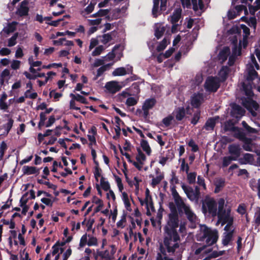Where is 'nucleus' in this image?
Here are the masks:
<instances>
[{"label": "nucleus", "mask_w": 260, "mask_h": 260, "mask_svg": "<svg viewBox=\"0 0 260 260\" xmlns=\"http://www.w3.org/2000/svg\"><path fill=\"white\" fill-rule=\"evenodd\" d=\"M171 192L175 204H170L171 212L169 215L167 224L165 228L164 244H169L170 242H176L180 240L176 230L179 225L178 214L177 210L180 214H184L186 215L190 222L191 228H195L198 222L197 217L189 205L185 203V200L182 198L174 188H172Z\"/></svg>", "instance_id": "nucleus-1"}, {"label": "nucleus", "mask_w": 260, "mask_h": 260, "mask_svg": "<svg viewBox=\"0 0 260 260\" xmlns=\"http://www.w3.org/2000/svg\"><path fill=\"white\" fill-rule=\"evenodd\" d=\"M259 66L257 63L253 54L251 55L249 60L246 64V68L244 73L245 81L242 83V87L245 94L247 98H241V103L253 116H255V111L258 108V105L253 100L254 94L252 91L253 87L255 86L254 81L259 80L257 73Z\"/></svg>", "instance_id": "nucleus-2"}, {"label": "nucleus", "mask_w": 260, "mask_h": 260, "mask_svg": "<svg viewBox=\"0 0 260 260\" xmlns=\"http://www.w3.org/2000/svg\"><path fill=\"white\" fill-rule=\"evenodd\" d=\"M218 221L222 225L226 224L224 229L228 230L233 226L234 215L231 212V207L225 204V201L221 198L218 201Z\"/></svg>", "instance_id": "nucleus-3"}, {"label": "nucleus", "mask_w": 260, "mask_h": 260, "mask_svg": "<svg viewBox=\"0 0 260 260\" xmlns=\"http://www.w3.org/2000/svg\"><path fill=\"white\" fill-rule=\"evenodd\" d=\"M64 245H54L52 251L48 253L45 260H67L71 255L72 250L70 248L66 249Z\"/></svg>", "instance_id": "nucleus-4"}, {"label": "nucleus", "mask_w": 260, "mask_h": 260, "mask_svg": "<svg viewBox=\"0 0 260 260\" xmlns=\"http://www.w3.org/2000/svg\"><path fill=\"white\" fill-rule=\"evenodd\" d=\"M200 231L202 236L199 237L200 240L206 239V242L208 244H215L218 238V232L216 230H212L205 225H200Z\"/></svg>", "instance_id": "nucleus-5"}, {"label": "nucleus", "mask_w": 260, "mask_h": 260, "mask_svg": "<svg viewBox=\"0 0 260 260\" xmlns=\"http://www.w3.org/2000/svg\"><path fill=\"white\" fill-rule=\"evenodd\" d=\"M178 246L179 245H159L160 252L157 253V260H173L167 256V253L169 255L173 254Z\"/></svg>", "instance_id": "nucleus-6"}, {"label": "nucleus", "mask_w": 260, "mask_h": 260, "mask_svg": "<svg viewBox=\"0 0 260 260\" xmlns=\"http://www.w3.org/2000/svg\"><path fill=\"white\" fill-rule=\"evenodd\" d=\"M181 187L189 200L192 202L194 201L196 203L198 202L200 191L198 187H196L195 190H194L192 187L187 186L184 184H182Z\"/></svg>", "instance_id": "nucleus-7"}, {"label": "nucleus", "mask_w": 260, "mask_h": 260, "mask_svg": "<svg viewBox=\"0 0 260 260\" xmlns=\"http://www.w3.org/2000/svg\"><path fill=\"white\" fill-rule=\"evenodd\" d=\"M220 86L219 78L215 77H209L206 80L204 87L206 91L209 92H215Z\"/></svg>", "instance_id": "nucleus-8"}, {"label": "nucleus", "mask_w": 260, "mask_h": 260, "mask_svg": "<svg viewBox=\"0 0 260 260\" xmlns=\"http://www.w3.org/2000/svg\"><path fill=\"white\" fill-rule=\"evenodd\" d=\"M203 208L204 210L208 211L213 217H215L218 213L217 204L213 199L206 200L203 205Z\"/></svg>", "instance_id": "nucleus-9"}, {"label": "nucleus", "mask_w": 260, "mask_h": 260, "mask_svg": "<svg viewBox=\"0 0 260 260\" xmlns=\"http://www.w3.org/2000/svg\"><path fill=\"white\" fill-rule=\"evenodd\" d=\"M181 12L182 10L180 8H177L174 11L172 15L169 18L170 22L173 24L172 27L173 32H175L178 30V24L177 23L181 19Z\"/></svg>", "instance_id": "nucleus-10"}, {"label": "nucleus", "mask_w": 260, "mask_h": 260, "mask_svg": "<svg viewBox=\"0 0 260 260\" xmlns=\"http://www.w3.org/2000/svg\"><path fill=\"white\" fill-rule=\"evenodd\" d=\"M237 43L238 40H234L232 42L233 43V47H232V53L229 56L228 64L230 66H232L238 56L240 55L241 54V49L240 47H237Z\"/></svg>", "instance_id": "nucleus-11"}, {"label": "nucleus", "mask_w": 260, "mask_h": 260, "mask_svg": "<svg viewBox=\"0 0 260 260\" xmlns=\"http://www.w3.org/2000/svg\"><path fill=\"white\" fill-rule=\"evenodd\" d=\"M116 250L115 245H111L109 246L108 249L103 252H100L99 254L105 260H114Z\"/></svg>", "instance_id": "nucleus-12"}, {"label": "nucleus", "mask_w": 260, "mask_h": 260, "mask_svg": "<svg viewBox=\"0 0 260 260\" xmlns=\"http://www.w3.org/2000/svg\"><path fill=\"white\" fill-rule=\"evenodd\" d=\"M105 87L109 92L115 93L121 89L122 85L117 81H111L107 82Z\"/></svg>", "instance_id": "nucleus-13"}, {"label": "nucleus", "mask_w": 260, "mask_h": 260, "mask_svg": "<svg viewBox=\"0 0 260 260\" xmlns=\"http://www.w3.org/2000/svg\"><path fill=\"white\" fill-rule=\"evenodd\" d=\"M182 4L184 7L189 8L192 4L193 9L197 11L198 9H202L203 8V4L202 0H181Z\"/></svg>", "instance_id": "nucleus-14"}, {"label": "nucleus", "mask_w": 260, "mask_h": 260, "mask_svg": "<svg viewBox=\"0 0 260 260\" xmlns=\"http://www.w3.org/2000/svg\"><path fill=\"white\" fill-rule=\"evenodd\" d=\"M156 103V101L154 98L148 99L146 100L142 106L143 114L145 117H147L149 115V111L151 109Z\"/></svg>", "instance_id": "nucleus-15"}, {"label": "nucleus", "mask_w": 260, "mask_h": 260, "mask_svg": "<svg viewBox=\"0 0 260 260\" xmlns=\"http://www.w3.org/2000/svg\"><path fill=\"white\" fill-rule=\"evenodd\" d=\"M228 150L229 153L231 155L234 159H237L239 158L241 154V148L239 145L238 144H231L228 146Z\"/></svg>", "instance_id": "nucleus-16"}, {"label": "nucleus", "mask_w": 260, "mask_h": 260, "mask_svg": "<svg viewBox=\"0 0 260 260\" xmlns=\"http://www.w3.org/2000/svg\"><path fill=\"white\" fill-rule=\"evenodd\" d=\"M231 115L237 119H240L245 113V110L240 106L233 104L232 106Z\"/></svg>", "instance_id": "nucleus-17"}, {"label": "nucleus", "mask_w": 260, "mask_h": 260, "mask_svg": "<svg viewBox=\"0 0 260 260\" xmlns=\"http://www.w3.org/2000/svg\"><path fill=\"white\" fill-rule=\"evenodd\" d=\"M204 101L202 93H194L191 97V105L194 108L199 107Z\"/></svg>", "instance_id": "nucleus-18"}, {"label": "nucleus", "mask_w": 260, "mask_h": 260, "mask_svg": "<svg viewBox=\"0 0 260 260\" xmlns=\"http://www.w3.org/2000/svg\"><path fill=\"white\" fill-rule=\"evenodd\" d=\"M132 68L127 66L126 68L123 67L118 68L116 69L112 73L114 76H123L127 74L132 73Z\"/></svg>", "instance_id": "nucleus-19"}, {"label": "nucleus", "mask_w": 260, "mask_h": 260, "mask_svg": "<svg viewBox=\"0 0 260 260\" xmlns=\"http://www.w3.org/2000/svg\"><path fill=\"white\" fill-rule=\"evenodd\" d=\"M28 4V3L26 0L22 1L17 9V14L20 16L27 15L29 10Z\"/></svg>", "instance_id": "nucleus-20"}, {"label": "nucleus", "mask_w": 260, "mask_h": 260, "mask_svg": "<svg viewBox=\"0 0 260 260\" xmlns=\"http://www.w3.org/2000/svg\"><path fill=\"white\" fill-rule=\"evenodd\" d=\"M240 28L242 29L244 35L243 36V41L242 42L241 41H240L239 45L240 46H243L244 48H245L247 44V38L249 35L250 30L249 28L244 24L240 25Z\"/></svg>", "instance_id": "nucleus-21"}, {"label": "nucleus", "mask_w": 260, "mask_h": 260, "mask_svg": "<svg viewBox=\"0 0 260 260\" xmlns=\"http://www.w3.org/2000/svg\"><path fill=\"white\" fill-rule=\"evenodd\" d=\"M225 233H224L223 238L222 240V244H229L231 241L233 237V226L230 228L228 230H224Z\"/></svg>", "instance_id": "nucleus-22"}, {"label": "nucleus", "mask_w": 260, "mask_h": 260, "mask_svg": "<svg viewBox=\"0 0 260 260\" xmlns=\"http://www.w3.org/2000/svg\"><path fill=\"white\" fill-rule=\"evenodd\" d=\"M154 30L155 36L157 39H159L165 31V27L162 24L157 23L155 25Z\"/></svg>", "instance_id": "nucleus-23"}, {"label": "nucleus", "mask_w": 260, "mask_h": 260, "mask_svg": "<svg viewBox=\"0 0 260 260\" xmlns=\"http://www.w3.org/2000/svg\"><path fill=\"white\" fill-rule=\"evenodd\" d=\"M23 174L29 175L39 173V169L33 166H24L22 169Z\"/></svg>", "instance_id": "nucleus-24"}, {"label": "nucleus", "mask_w": 260, "mask_h": 260, "mask_svg": "<svg viewBox=\"0 0 260 260\" xmlns=\"http://www.w3.org/2000/svg\"><path fill=\"white\" fill-rule=\"evenodd\" d=\"M121 198L126 210L129 212L131 211L132 209L131 208L130 199L127 193L125 192H122Z\"/></svg>", "instance_id": "nucleus-25"}, {"label": "nucleus", "mask_w": 260, "mask_h": 260, "mask_svg": "<svg viewBox=\"0 0 260 260\" xmlns=\"http://www.w3.org/2000/svg\"><path fill=\"white\" fill-rule=\"evenodd\" d=\"M233 136L239 139L241 141L244 140L246 138L245 133L243 132L241 128L238 127H235L234 130L232 131Z\"/></svg>", "instance_id": "nucleus-26"}, {"label": "nucleus", "mask_w": 260, "mask_h": 260, "mask_svg": "<svg viewBox=\"0 0 260 260\" xmlns=\"http://www.w3.org/2000/svg\"><path fill=\"white\" fill-rule=\"evenodd\" d=\"M239 161L241 164H251L254 161L253 155L250 153H246L242 158H240Z\"/></svg>", "instance_id": "nucleus-27"}, {"label": "nucleus", "mask_w": 260, "mask_h": 260, "mask_svg": "<svg viewBox=\"0 0 260 260\" xmlns=\"http://www.w3.org/2000/svg\"><path fill=\"white\" fill-rule=\"evenodd\" d=\"M229 68L226 67H223L219 72L218 76L219 77V81L220 82L221 81H224L226 80L228 75L229 73Z\"/></svg>", "instance_id": "nucleus-28"}, {"label": "nucleus", "mask_w": 260, "mask_h": 260, "mask_svg": "<svg viewBox=\"0 0 260 260\" xmlns=\"http://www.w3.org/2000/svg\"><path fill=\"white\" fill-rule=\"evenodd\" d=\"M250 186L251 189L254 191H257V196L260 199V179L257 181L254 179H252L250 181Z\"/></svg>", "instance_id": "nucleus-29"}, {"label": "nucleus", "mask_w": 260, "mask_h": 260, "mask_svg": "<svg viewBox=\"0 0 260 260\" xmlns=\"http://www.w3.org/2000/svg\"><path fill=\"white\" fill-rule=\"evenodd\" d=\"M156 173L157 176L152 180L151 185L153 187H155L156 185L158 184L164 178V174L159 172V169L156 170Z\"/></svg>", "instance_id": "nucleus-30"}, {"label": "nucleus", "mask_w": 260, "mask_h": 260, "mask_svg": "<svg viewBox=\"0 0 260 260\" xmlns=\"http://www.w3.org/2000/svg\"><path fill=\"white\" fill-rule=\"evenodd\" d=\"M205 252L209 253V254L208 256L204 258L203 260H210L212 258H215L218 257L219 255H222L224 251H220L219 252L214 250L211 252L210 249H208L207 250L205 251Z\"/></svg>", "instance_id": "nucleus-31"}, {"label": "nucleus", "mask_w": 260, "mask_h": 260, "mask_svg": "<svg viewBox=\"0 0 260 260\" xmlns=\"http://www.w3.org/2000/svg\"><path fill=\"white\" fill-rule=\"evenodd\" d=\"M218 118V117H215L208 119L206 122L204 128L207 131L213 130L216 123V120Z\"/></svg>", "instance_id": "nucleus-32"}, {"label": "nucleus", "mask_w": 260, "mask_h": 260, "mask_svg": "<svg viewBox=\"0 0 260 260\" xmlns=\"http://www.w3.org/2000/svg\"><path fill=\"white\" fill-rule=\"evenodd\" d=\"M230 53V50L229 47H224L219 54V59L222 61H225Z\"/></svg>", "instance_id": "nucleus-33"}, {"label": "nucleus", "mask_w": 260, "mask_h": 260, "mask_svg": "<svg viewBox=\"0 0 260 260\" xmlns=\"http://www.w3.org/2000/svg\"><path fill=\"white\" fill-rule=\"evenodd\" d=\"M113 63H108L101 66L97 70V73L95 80H96L99 77L101 76L107 70H108Z\"/></svg>", "instance_id": "nucleus-34"}, {"label": "nucleus", "mask_w": 260, "mask_h": 260, "mask_svg": "<svg viewBox=\"0 0 260 260\" xmlns=\"http://www.w3.org/2000/svg\"><path fill=\"white\" fill-rule=\"evenodd\" d=\"M242 141L244 143L243 148L245 150L248 151H252L253 144L250 139L246 137L244 140H243Z\"/></svg>", "instance_id": "nucleus-35"}, {"label": "nucleus", "mask_w": 260, "mask_h": 260, "mask_svg": "<svg viewBox=\"0 0 260 260\" xmlns=\"http://www.w3.org/2000/svg\"><path fill=\"white\" fill-rule=\"evenodd\" d=\"M173 114L178 120H181L185 116V110L183 108H179L174 112Z\"/></svg>", "instance_id": "nucleus-36"}, {"label": "nucleus", "mask_w": 260, "mask_h": 260, "mask_svg": "<svg viewBox=\"0 0 260 260\" xmlns=\"http://www.w3.org/2000/svg\"><path fill=\"white\" fill-rule=\"evenodd\" d=\"M224 180L221 178L217 179L215 182V192H219L224 186Z\"/></svg>", "instance_id": "nucleus-37"}, {"label": "nucleus", "mask_w": 260, "mask_h": 260, "mask_svg": "<svg viewBox=\"0 0 260 260\" xmlns=\"http://www.w3.org/2000/svg\"><path fill=\"white\" fill-rule=\"evenodd\" d=\"M120 46H115L112 50V52L109 53L105 57V60H111L113 59L116 56L117 50L119 49Z\"/></svg>", "instance_id": "nucleus-38"}, {"label": "nucleus", "mask_w": 260, "mask_h": 260, "mask_svg": "<svg viewBox=\"0 0 260 260\" xmlns=\"http://www.w3.org/2000/svg\"><path fill=\"white\" fill-rule=\"evenodd\" d=\"M70 96L72 99L75 100L76 101H78L82 104H87V100L83 96L80 95L79 94H74L73 93H71L70 94Z\"/></svg>", "instance_id": "nucleus-39"}, {"label": "nucleus", "mask_w": 260, "mask_h": 260, "mask_svg": "<svg viewBox=\"0 0 260 260\" xmlns=\"http://www.w3.org/2000/svg\"><path fill=\"white\" fill-rule=\"evenodd\" d=\"M139 99V96H138L129 97L126 99L125 104L129 107L133 106L137 104Z\"/></svg>", "instance_id": "nucleus-40"}, {"label": "nucleus", "mask_w": 260, "mask_h": 260, "mask_svg": "<svg viewBox=\"0 0 260 260\" xmlns=\"http://www.w3.org/2000/svg\"><path fill=\"white\" fill-rule=\"evenodd\" d=\"M250 13L252 15H254L255 12L260 9V0H256L253 6L251 5L249 7Z\"/></svg>", "instance_id": "nucleus-41"}, {"label": "nucleus", "mask_w": 260, "mask_h": 260, "mask_svg": "<svg viewBox=\"0 0 260 260\" xmlns=\"http://www.w3.org/2000/svg\"><path fill=\"white\" fill-rule=\"evenodd\" d=\"M159 14V0H153V7L152 9V15L156 17Z\"/></svg>", "instance_id": "nucleus-42"}, {"label": "nucleus", "mask_w": 260, "mask_h": 260, "mask_svg": "<svg viewBox=\"0 0 260 260\" xmlns=\"http://www.w3.org/2000/svg\"><path fill=\"white\" fill-rule=\"evenodd\" d=\"M23 74L27 79L30 80H34L38 77H45V74L44 73H38L34 75H32L27 72H24Z\"/></svg>", "instance_id": "nucleus-43"}, {"label": "nucleus", "mask_w": 260, "mask_h": 260, "mask_svg": "<svg viewBox=\"0 0 260 260\" xmlns=\"http://www.w3.org/2000/svg\"><path fill=\"white\" fill-rule=\"evenodd\" d=\"M140 203L142 205H145L147 209L149 208H151V209H153V205L151 198H149L147 197H146L145 199L143 200H140Z\"/></svg>", "instance_id": "nucleus-44"}, {"label": "nucleus", "mask_w": 260, "mask_h": 260, "mask_svg": "<svg viewBox=\"0 0 260 260\" xmlns=\"http://www.w3.org/2000/svg\"><path fill=\"white\" fill-rule=\"evenodd\" d=\"M100 183L102 188L105 191H108L109 189H110V186L109 183L108 182V181H106L105 179L103 177H101L100 180Z\"/></svg>", "instance_id": "nucleus-45"}, {"label": "nucleus", "mask_w": 260, "mask_h": 260, "mask_svg": "<svg viewBox=\"0 0 260 260\" xmlns=\"http://www.w3.org/2000/svg\"><path fill=\"white\" fill-rule=\"evenodd\" d=\"M141 147L143 150L146 152V153L149 155L151 154V148L146 141L143 140L141 142Z\"/></svg>", "instance_id": "nucleus-46"}, {"label": "nucleus", "mask_w": 260, "mask_h": 260, "mask_svg": "<svg viewBox=\"0 0 260 260\" xmlns=\"http://www.w3.org/2000/svg\"><path fill=\"white\" fill-rule=\"evenodd\" d=\"M170 43L169 40H168L167 38H164L163 40L160 42L159 45L157 47V50L158 51H160L164 50L167 47V45Z\"/></svg>", "instance_id": "nucleus-47"}, {"label": "nucleus", "mask_w": 260, "mask_h": 260, "mask_svg": "<svg viewBox=\"0 0 260 260\" xmlns=\"http://www.w3.org/2000/svg\"><path fill=\"white\" fill-rule=\"evenodd\" d=\"M104 49H105V48L103 46H102V45L98 46L92 52L91 55L93 56H96L100 55Z\"/></svg>", "instance_id": "nucleus-48"}, {"label": "nucleus", "mask_w": 260, "mask_h": 260, "mask_svg": "<svg viewBox=\"0 0 260 260\" xmlns=\"http://www.w3.org/2000/svg\"><path fill=\"white\" fill-rule=\"evenodd\" d=\"M112 34L113 33L111 32L103 35L102 36L101 42L104 44L109 42L112 39Z\"/></svg>", "instance_id": "nucleus-49"}, {"label": "nucleus", "mask_w": 260, "mask_h": 260, "mask_svg": "<svg viewBox=\"0 0 260 260\" xmlns=\"http://www.w3.org/2000/svg\"><path fill=\"white\" fill-rule=\"evenodd\" d=\"M187 174V179L189 184H193L196 181L197 174L194 172L188 173Z\"/></svg>", "instance_id": "nucleus-50"}, {"label": "nucleus", "mask_w": 260, "mask_h": 260, "mask_svg": "<svg viewBox=\"0 0 260 260\" xmlns=\"http://www.w3.org/2000/svg\"><path fill=\"white\" fill-rule=\"evenodd\" d=\"M14 123V120L12 118L8 119V122L3 125V127L5 128L6 134H8L11 129Z\"/></svg>", "instance_id": "nucleus-51"}, {"label": "nucleus", "mask_w": 260, "mask_h": 260, "mask_svg": "<svg viewBox=\"0 0 260 260\" xmlns=\"http://www.w3.org/2000/svg\"><path fill=\"white\" fill-rule=\"evenodd\" d=\"M105 60L100 58L95 59L90 66L92 68L104 66Z\"/></svg>", "instance_id": "nucleus-52"}, {"label": "nucleus", "mask_w": 260, "mask_h": 260, "mask_svg": "<svg viewBox=\"0 0 260 260\" xmlns=\"http://www.w3.org/2000/svg\"><path fill=\"white\" fill-rule=\"evenodd\" d=\"M254 222L257 224H260V208L256 209L254 216Z\"/></svg>", "instance_id": "nucleus-53"}, {"label": "nucleus", "mask_w": 260, "mask_h": 260, "mask_svg": "<svg viewBox=\"0 0 260 260\" xmlns=\"http://www.w3.org/2000/svg\"><path fill=\"white\" fill-rule=\"evenodd\" d=\"M21 61L18 60H13L11 61V68L14 70H18L20 67Z\"/></svg>", "instance_id": "nucleus-54"}, {"label": "nucleus", "mask_w": 260, "mask_h": 260, "mask_svg": "<svg viewBox=\"0 0 260 260\" xmlns=\"http://www.w3.org/2000/svg\"><path fill=\"white\" fill-rule=\"evenodd\" d=\"M24 95L25 98H29L30 99H35L37 97V93L35 92H31L30 89L27 90L25 93Z\"/></svg>", "instance_id": "nucleus-55"}, {"label": "nucleus", "mask_w": 260, "mask_h": 260, "mask_svg": "<svg viewBox=\"0 0 260 260\" xmlns=\"http://www.w3.org/2000/svg\"><path fill=\"white\" fill-rule=\"evenodd\" d=\"M136 159L140 164H144L146 160V156L141 151H139L136 156Z\"/></svg>", "instance_id": "nucleus-56"}, {"label": "nucleus", "mask_w": 260, "mask_h": 260, "mask_svg": "<svg viewBox=\"0 0 260 260\" xmlns=\"http://www.w3.org/2000/svg\"><path fill=\"white\" fill-rule=\"evenodd\" d=\"M236 160L237 159H234L232 156L224 157L223 158V166L226 167L231 164L232 161Z\"/></svg>", "instance_id": "nucleus-57"}, {"label": "nucleus", "mask_w": 260, "mask_h": 260, "mask_svg": "<svg viewBox=\"0 0 260 260\" xmlns=\"http://www.w3.org/2000/svg\"><path fill=\"white\" fill-rule=\"evenodd\" d=\"M173 119L174 116L173 115H169L162 119V123L166 126H168L171 124V122Z\"/></svg>", "instance_id": "nucleus-58"}, {"label": "nucleus", "mask_w": 260, "mask_h": 260, "mask_svg": "<svg viewBox=\"0 0 260 260\" xmlns=\"http://www.w3.org/2000/svg\"><path fill=\"white\" fill-rule=\"evenodd\" d=\"M236 126H234V123L231 121H228L225 123L224 124V130L226 131H232L234 130Z\"/></svg>", "instance_id": "nucleus-59"}, {"label": "nucleus", "mask_w": 260, "mask_h": 260, "mask_svg": "<svg viewBox=\"0 0 260 260\" xmlns=\"http://www.w3.org/2000/svg\"><path fill=\"white\" fill-rule=\"evenodd\" d=\"M242 124L243 126V127L249 133H256L257 131L253 128L249 126L247 123L245 121H243L242 122Z\"/></svg>", "instance_id": "nucleus-60"}, {"label": "nucleus", "mask_w": 260, "mask_h": 260, "mask_svg": "<svg viewBox=\"0 0 260 260\" xmlns=\"http://www.w3.org/2000/svg\"><path fill=\"white\" fill-rule=\"evenodd\" d=\"M7 148V147L6 143L5 142H2L0 146V159L3 158L5 151L6 150Z\"/></svg>", "instance_id": "nucleus-61"}, {"label": "nucleus", "mask_w": 260, "mask_h": 260, "mask_svg": "<svg viewBox=\"0 0 260 260\" xmlns=\"http://www.w3.org/2000/svg\"><path fill=\"white\" fill-rule=\"evenodd\" d=\"M17 38V34H15L8 40V46L9 47H12L14 46L16 44V39Z\"/></svg>", "instance_id": "nucleus-62"}, {"label": "nucleus", "mask_w": 260, "mask_h": 260, "mask_svg": "<svg viewBox=\"0 0 260 260\" xmlns=\"http://www.w3.org/2000/svg\"><path fill=\"white\" fill-rule=\"evenodd\" d=\"M115 181L119 191L121 193L123 192L122 190L123 189V186L122 183L121 179L118 176H115Z\"/></svg>", "instance_id": "nucleus-63"}, {"label": "nucleus", "mask_w": 260, "mask_h": 260, "mask_svg": "<svg viewBox=\"0 0 260 260\" xmlns=\"http://www.w3.org/2000/svg\"><path fill=\"white\" fill-rule=\"evenodd\" d=\"M99 41L96 39L92 38L90 40V45L89 46V50H91L94 47L98 45Z\"/></svg>", "instance_id": "nucleus-64"}]
</instances>
